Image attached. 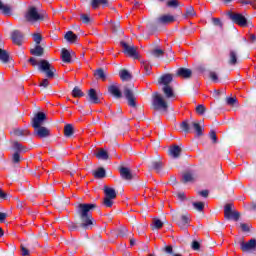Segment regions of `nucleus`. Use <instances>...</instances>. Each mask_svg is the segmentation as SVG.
<instances>
[{"mask_svg":"<svg viewBox=\"0 0 256 256\" xmlns=\"http://www.w3.org/2000/svg\"><path fill=\"white\" fill-rule=\"evenodd\" d=\"M240 247L244 252L251 251L256 247V240L251 239L249 242H241Z\"/></svg>","mask_w":256,"mask_h":256,"instance_id":"2eb2a0df","label":"nucleus"},{"mask_svg":"<svg viewBox=\"0 0 256 256\" xmlns=\"http://www.w3.org/2000/svg\"><path fill=\"white\" fill-rule=\"evenodd\" d=\"M120 45L123 49L124 55L127 57H132V59H139V53L137 52V47L129 45L126 42H120Z\"/></svg>","mask_w":256,"mask_h":256,"instance_id":"0eeeda50","label":"nucleus"},{"mask_svg":"<svg viewBox=\"0 0 256 256\" xmlns=\"http://www.w3.org/2000/svg\"><path fill=\"white\" fill-rule=\"evenodd\" d=\"M13 133H14V135H15L16 137H23V136L29 135V130L18 128V129H15V130L13 131Z\"/></svg>","mask_w":256,"mask_h":256,"instance_id":"cd10ccee","label":"nucleus"},{"mask_svg":"<svg viewBox=\"0 0 256 256\" xmlns=\"http://www.w3.org/2000/svg\"><path fill=\"white\" fill-rule=\"evenodd\" d=\"M0 61H2V63H8L9 61V53H7V51L1 48H0Z\"/></svg>","mask_w":256,"mask_h":256,"instance_id":"72a5a7b5","label":"nucleus"},{"mask_svg":"<svg viewBox=\"0 0 256 256\" xmlns=\"http://www.w3.org/2000/svg\"><path fill=\"white\" fill-rule=\"evenodd\" d=\"M240 227H241L242 231H244V232H249V229H251V225L246 224V223L240 224Z\"/></svg>","mask_w":256,"mask_h":256,"instance_id":"3c124183","label":"nucleus"},{"mask_svg":"<svg viewBox=\"0 0 256 256\" xmlns=\"http://www.w3.org/2000/svg\"><path fill=\"white\" fill-rule=\"evenodd\" d=\"M99 5H102L103 7H107L109 5L108 0H92V9H97Z\"/></svg>","mask_w":256,"mask_h":256,"instance_id":"5701e85b","label":"nucleus"},{"mask_svg":"<svg viewBox=\"0 0 256 256\" xmlns=\"http://www.w3.org/2000/svg\"><path fill=\"white\" fill-rule=\"evenodd\" d=\"M31 55H36V57H41L43 55V47H41L39 44L30 51Z\"/></svg>","mask_w":256,"mask_h":256,"instance_id":"c756f323","label":"nucleus"},{"mask_svg":"<svg viewBox=\"0 0 256 256\" xmlns=\"http://www.w3.org/2000/svg\"><path fill=\"white\" fill-rule=\"evenodd\" d=\"M94 177L96 179H103V177H105V169L99 168L98 170H96L94 172Z\"/></svg>","mask_w":256,"mask_h":256,"instance_id":"58836bf2","label":"nucleus"},{"mask_svg":"<svg viewBox=\"0 0 256 256\" xmlns=\"http://www.w3.org/2000/svg\"><path fill=\"white\" fill-rule=\"evenodd\" d=\"M7 219V213L0 212V223H3Z\"/></svg>","mask_w":256,"mask_h":256,"instance_id":"bf43d9fd","label":"nucleus"},{"mask_svg":"<svg viewBox=\"0 0 256 256\" xmlns=\"http://www.w3.org/2000/svg\"><path fill=\"white\" fill-rule=\"evenodd\" d=\"M205 111H206V108L203 104H199L197 107H196V113L198 115H205Z\"/></svg>","mask_w":256,"mask_h":256,"instance_id":"37998d69","label":"nucleus"},{"mask_svg":"<svg viewBox=\"0 0 256 256\" xmlns=\"http://www.w3.org/2000/svg\"><path fill=\"white\" fill-rule=\"evenodd\" d=\"M235 103H237V99L233 97L227 98V105H235Z\"/></svg>","mask_w":256,"mask_h":256,"instance_id":"4d7b16f0","label":"nucleus"},{"mask_svg":"<svg viewBox=\"0 0 256 256\" xmlns=\"http://www.w3.org/2000/svg\"><path fill=\"white\" fill-rule=\"evenodd\" d=\"M108 92L113 95V97H116V99H121V90L119 89V85L113 84L108 87Z\"/></svg>","mask_w":256,"mask_h":256,"instance_id":"dca6fc26","label":"nucleus"},{"mask_svg":"<svg viewBox=\"0 0 256 256\" xmlns=\"http://www.w3.org/2000/svg\"><path fill=\"white\" fill-rule=\"evenodd\" d=\"M248 5H251L253 9H256V0L248 1Z\"/></svg>","mask_w":256,"mask_h":256,"instance_id":"69168bd1","label":"nucleus"},{"mask_svg":"<svg viewBox=\"0 0 256 256\" xmlns=\"http://www.w3.org/2000/svg\"><path fill=\"white\" fill-rule=\"evenodd\" d=\"M186 15L187 17H194L195 15V10L193 9V7H190L186 10Z\"/></svg>","mask_w":256,"mask_h":256,"instance_id":"603ef678","label":"nucleus"},{"mask_svg":"<svg viewBox=\"0 0 256 256\" xmlns=\"http://www.w3.org/2000/svg\"><path fill=\"white\" fill-rule=\"evenodd\" d=\"M191 127L194 129L198 137L203 135V128L197 122H192L191 124H189L187 121H183L180 124V128L182 129V131H184V133H191Z\"/></svg>","mask_w":256,"mask_h":256,"instance_id":"423d86ee","label":"nucleus"},{"mask_svg":"<svg viewBox=\"0 0 256 256\" xmlns=\"http://www.w3.org/2000/svg\"><path fill=\"white\" fill-rule=\"evenodd\" d=\"M0 11H2L4 15H11V7H9V5L3 4V2L1 1H0Z\"/></svg>","mask_w":256,"mask_h":256,"instance_id":"473e14b6","label":"nucleus"},{"mask_svg":"<svg viewBox=\"0 0 256 256\" xmlns=\"http://www.w3.org/2000/svg\"><path fill=\"white\" fill-rule=\"evenodd\" d=\"M209 137L213 141V143L217 142V134L215 133V131H211Z\"/></svg>","mask_w":256,"mask_h":256,"instance_id":"864d4df0","label":"nucleus"},{"mask_svg":"<svg viewBox=\"0 0 256 256\" xmlns=\"http://www.w3.org/2000/svg\"><path fill=\"white\" fill-rule=\"evenodd\" d=\"M178 199H181V201H183V199H185V194L184 193H179L178 194Z\"/></svg>","mask_w":256,"mask_h":256,"instance_id":"774afa93","label":"nucleus"},{"mask_svg":"<svg viewBox=\"0 0 256 256\" xmlns=\"http://www.w3.org/2000/svg\"><path fill=\"white\" fill-rule=\"evenodd\" d=\"M64 135L65 137H71V135H73V125L67 124L64 127Z\"/></svg>","mask_w":256,"mask_h":256,"instance_id":"c9c22d12","label":"nucleus"},{"mask_svg":"<svg viewBox=\"0 0 256 256\" xmlns=\"http://www.w3.org/2000/svg\"><path fill=\"white\" fill-rule=\"evenodd\" d=\"M120 175L122 179H125L126 181H131V179H133V174H131V170L127 167H122L120 169Z\"/></svg>","mask_w":256,"mask_h":256,"instance_id":"a211bd4d","label":"nucleus"},{"mask_svg":"<svg viewBox=\"0 0 256 256\" xmlns=\"http://www.w3.org/2000/svg\"><path fill=\"white\" fill-rule=\"evenodd\" d=\"M183 183H191L194 181L193 174L191 172H186L182 176Z\"/></svg>","mask_w":256,"mask_h":256,"instance_id":"2f4dec72","label":"nucleus"},{"mask_svg":"<svg viewBox=\"0 0 256 256\" xmlns=\"http://www.w3.org/2000/svg\"><path fill=\"white\" fill-rule=\"evenodd\" d=\"M36 129L38 137H49V129H47L46 127L39 126Z\"/></svg>","mask_w":256,"mask_h":256,"instance_id":"4be33fe9","label":"nucleus"},{"mask_svg":"<svg viewBox=\"0 0 256 256\" xmlns=\"http://www.w3.org/2000/svg\"><path fill=\"white\" fill-rule=\"evenodd\" d=\"M165 251H166V253H173V247L172 246H166Z\"/></svg>","mask_w":256,"mask_h":256,"instance_id":"0e129e2a","label":"nucleus"},{"mask_svg":"<svg viewBox=\"0 0 256 256\" xmlns=\"http://www.w3.org/2000/svg\"><path fill=\"white\" fill-rule=\"evenodd\" d=\"M169 155H170V157L177 159V157H179V155H181V147H179L177 145L170 147Z\"/></svg>","mask_w":256,"mask_h":256,"instance_id":"aec40b11","label":"nucleus"},{"mask_svg":"<svg viewBox=\"0 0 256 256\" xmlns=\"http://www.w3.org/2000/svg\"><path fill=\"white\" fill-rule=\"evenodd\" d=\"M192 74L193 72L191 71V69L188 68H179L177 70L178 77H182V79H189Z\"/></svg>","mask_w":256,"mask_h":256,"instance_id":"f3484780","label":"nucleus"},{"mask_svg":"<svg viewBox=\"0 0 256 256\" xmlns=\"http://www.w3.org/2000/svg\"><path fill=\"white\" fill-rule=\"evenodd\" d=\"M199 195H201L202 197H208L209 196V191L208 190H203V191L199 192Z\"/></svg>","mask_w":256,"mask_h":256,"instance_id":"680f3d73","label":"nucleus"},{"mask_svg":"<svg viewBox=\"0 0 256 256\" xmlns=\"http://www.w3.org/2000/svg\"><path fill=\"white\" fill-rule=\"evenodd\" d=\"M175 21V16L173 15H162L157 19L159 25H167L168 23H173Z\"/></svg>","mask_w":256,"mask_h":256,"instance_id":"4468645a","label":"nucleus"},{"mask_svg":"<svg viewBox=\"0 0 256 256\" xmlns=\"http://www.w3.org/2000/svg\"><path fill=\"white\" fill-rule=\"evenodd\" d=\"M45 119H46L45 113L39 112L32 120V127H34V129H37V127H41Z\"/></svg>","mask_w":256,"mask_h":256,"instance_id":"f8f14e48","label":"nucleus"},{"mask_svg":"<svg viewBox=\"0 0 256 256\" xmlns=\"http://www.w3.org/2000/svg\"><path fill=\"white\" fill-rule=\"evenodd\" d=\"M229 57H230V60H229L230 65H236L237 64V52L231 50Z\"/></svg>","mask_w":256,"mask_h":256,"instance_id":"f704fd0d","label":"nucleus"},{"mask_svg":"<svg viewBox=\"0 0 256 256\" xmlns=\"http://www.w3.org/2000/svg\"><path fill=\"white\" fill-rule=\"evenodd\" d=\"M95 207H97L95 204H79L77 206V213L81 219L80 227L83 229H91L95 221L91 211H93Z\"/></svg>","mask_w":256,"mask_h":256,"instance_id":"f257e3e1","label":"nucleus"},{"mask_svg":"<svg viewBox=\"0 0 256 256\" xmlns=\"http://www.w3.org/2000/svg\"><path fill=\"white\" fill-rule=\"evenodd\" d=\"M96 79H101L102 81H105V79H107V77L105 76V72L103 71V69H98L95 71L94 73Z\"/></svg>","mask_w":256,"mask_h":256,"instance_id":"e433bc0d","label":"nucleus"},{"mask_svg":"<svg viewBox=\"0 0 256 256\" xmlns=\"http://www.w3.org/2000/svg\"><path fill=\"white\" fill-rule=\"evenodd\" d=\"M142 69H144L146 75H149L151 73V63H149L148 61H143L142 65H141Z\"/></svg>","mask_w":256,"mask_h":256,"instance_id":"4c0bfd02","label":"nucleus"},{"mask_svg":"<svg viewBox=\"0 0 256 256\" xmlns=\"http://www.w3.org/2000/svg\"><path fill=\"white\" fill-rule=\"evenodd\" d=\"M21 253H22V256H27L29 255V250L25 248V246L21 245Z\"/></svg>","mask_w":256,"mask_h":256,"instance_id":"13d9d810","label":"nucleus"},{"mask_svg":"<svg viewBox=\"0 0 256 256\" xmlns=\"http://www.w3.org/2000/svg\"><path fill=\"white\" fill-rule=\"evenodd\" d=\"M40 87H49V79L45 78L40 82Z\"/></svg>","mask_w":256,"mask_h":256,"instance_id":"5fc2aeb1","label":"nucleus"},{"mask_svg":"<svg viewBox=\"0 0 256 256\" xmlns=\"http://www.w3.org/2000/svg\"><path fill=\"white\" fill-rule=\"evenodd\" d=\"M11 37L14 45H23V33L21 31H13Z\"/></svg>","mask_w":256,"mask_h":256,"instance_id":"ddd939ff","label":"nucleus"},{"mask_svg":"<svg viewBox=\"0 0 256 256\" xmlns=\"http://www.w3.org/2000/svg\"><path fill=\"white\" fill-rule=\"evenodd\" d=\"M5 197H7V194L0 189V199H5Z\"/></svg>","mask_w":256,"mask_h":256,"instance_id":"338daca9","label":"nucleus"},{"mask_svg":"<svg viewBox=\"0 0 256 256\" xmlns=\"http://www.w3.org/2000/svg\"><path fill=\"white\" fill-rule=\"evenodd\" d=\"M153 225L156 229H161V227H163V222L159 219H154Z\"/></svg>","mask_w":256,"mask_h":256,"instance_id":"de8ad7c7","label":"nucleus"},{"mask_svg":"<svg viewBox=\"0 0 256 256\" xmlns=\"http://www.w3.org/2000/svg\"><path fill=\"white\" fill-rule=\"evenodd\" d=\"M162 91L165 94V96L167 97V99H171V97H174L173 87H171L170 85L164 86L162 88Z\"/></svg>","mask_w":256,"mask_h":256,"instance_id":"b1692460","label":"nucleus"},{"mask_svg":"<svg viewBox=\"0 0 256 256\" xmlns=\"http://www.w3.org/2000/svg\"><path fill=\"white\" fill-rule=\"evenodd\" d=\"M151 55H153V57H163V55H165V51L159 47H156L151 51Z\"/></svg>","mask_w":256,"mask_h":256,"instance_id":"7c9ffc66","label":"nucleus"},{"mask_svg":"<svg viewBox=\"0 0 256 256\" xmlns=\"http://www.w3.org/2000/svg\"><path fill=\"white\" fill-rule=\"evenodd\" d=\"M248 41H249V43H255V41H256L255 34H250L249 38H248Z\"/></svg>","mask_w":256,"mask_h":256,"instance_id":"052dcab7","label":"nucleus"},{"mask_svg":"<svg viewBox=\"0 0 256 256\" xmlns=\"http://www.w3.org/2000/svg\"><path fill=\"white\" fill-rule=\"evenodd\" d=\"M228 16L230 17L231 21H233V23H236V25H239L240 27H245L247 25V18H245V16L242 14L229 12Z\"/></svg>","mask_w":256,"mask_h":256,"instance_id":"1a4fd4ad","label":"nucleus"},{"mask_svg":"<svg viewBox=\"0 0 256 256\" xmlns=\"http://www.w3.org/2000/svg\"><path fill=\"white\" fill-rule=\"evenodd\" d=\"M96 157L97 159H102L104 161H107V159H109V154L107 153V151H105L104 149H100L97 153H96Z\"/></svg>","mask_w":256,"mask_h":256,"instance_id":"bb28decb","label":"nucleus"},{"mask_svg":"<svg viewBox=\"0 0 256 256\" xmlns=\"http://www.w3.org/2000/svg\"><path fill=\"white\" fill-rule=\"evenodd\" d=\"M104 201L103 205L106 207H113V200L117 198V192L115 189L105 186L104 187Z\"/></svg>","mask_w":256,"mask_h":256,"instance_id":"39448f33","label":"nucleus"},{"mask_svg":"<svg viewBox=\"0 0 256 256\" xmlns=\"http://www.w3.org/2000/svg\"><path fill=\"white\" fill-rule=\"evenodd\" d=\"M61 58L64 63H71V53L67 49H62Z\"/></svg>","mask_w":256,"mask_h":256,"instance_id":"393cba45","label":"nucleus"},{"mask_svg":"<svg viewBox=\"0 0 256 256\" xmlns=\"http://www.w3.org/2000/svg\"><path fill=\"white\" fill-rule=\"evenodd\" d=\"M192 249H193V251H199V249H201V244L197 241H193L192 242Z\"/></svg>","mask_w":256,"mask_h":256,"instance_id":"8fccbe9b","label":"nucleus"},{"mask_svg":"<svg viewBox=\"0 0 256 256\" xmlns=\"http://www.w3.org/2000/svg\"><path fill=\"white\" fill-rule=\"evenodd\" d=\"M65 39L69 41V43H75L77 41V34L68 31L65 35Z\"/></svg>","mask_w":256,"mask_h":256,"instance_id":"c85d7f7f","label":"nucleus"},{"mask_svg":"<svg viewBox=\"0 0 256 256\" xmlns=\"http://www.w3.org/2000/svg\"><path fill=\"white\" fill-rule=\"evenodd\" d=\"M152 107L154 111H162L163 113H167L169 109L167 100H165V97L158 92H154L152 95Z\"/></svg>","mask_w":256,"mask_h":256,"instance_id":"7ed1b4c3","label":"nucleus"},{"mask_svg":"<svg viewBox=\"0 0 256 256\" xmlns=\"http://www.w3.org/2000/svg\"><path fill=\"white\" fill-rule=\"evenodd\" d=\"M42 37H41V34L39 33H35L33 34V41L36 42L37 45H39L42 41Z\"/></svg>","mask_w":256,"mask_h":256,"instance_id":"49530a36","label":"nucleus"},{"mask_svg":"<svg viewBox=\"0 0 256 256\" xmlns=\"http://www.w3.org/2000/svg\"><path fill=\"white\" fill-rule=\"evenodd\" d=\"M171 81H173V75L171 74H165L163 75L160 80H159V84L160 85H164L165 86H169V84L171 83Z\"/></svg>","mask_w":256,"mask_h":256,"instance_id":"412c9836","label":"nucleus"},{"mask_svg":"<svg viewBox=\"0 0 256 256\" xmlns=\"http://www.w3.org/2000/svg\"><path fill=\"white\" fill-rule=\"evenodd\" d=\"M80 19H81L82 23H84L85 25L91 24V18L87 14H81Z\"/></svg>","mask_w":256,"mask_h":256,"instance_id":"79ce46f5","label":"nucleus"},{"mask_svg":"<svg viewBox=\"0 0 256 256\" xmlns=\"http://www.w3.org/2000/svg\"><path fill=\"white\" fill-rule=\"evenodd\" d=\"M214 25H220L221 26V20H219V18H213L212 19Z\"/></svg>","mask_w":256,"mask_h":256,"instance_id":"e2e57ef3","label":"nucleus"},{"mask_svg":"<svg viewBox=\"0 0 256 256\" xmlns=\"http://www.w3.org/2000/svg\"><path fill=\"white\" fill-rule=\"evenodd\" d=\"M124 95L128 101L129 107H137L135 94H133V91L131 89L124 88Z\"/></svg>","mask_w":256,"mask_h":256,"instance_id":"9b49d317","label":"nucleus"},{"mask_svg":"<svg viewBox=\"0 0 256 256\" xmlns=\"http://www.w3.org/2000/svg\"><path fill=\"white\" fill-rule=\"evenodd\" d=\"M179 225H180V227H185V226L189 225V217L182 216Z\"/></svg>","mask_w":256,"mask_h":256,"instance_id":"a18cd8bd","label":"nucleus"},{"mask_svg":"<svg viewBox=\"0 0 256 256\" xmlns=\"http://www.w3.org/2000/svg\"><path fill=\"white\" fill-rule=\"evenodd\" d=\"M119 75H120V79L122 80V81H131V73H129V71H127V70H121L120 71V73H119Z\"/></svg>","mask_w":256,"mask_h":256,"instance_id":"a878e982","label":"nucleus"},{"mask_svg":"<svg viewBox=\"0 0 256 256\" xmlns=\"http://www.w3.org/2000/svg\"><path fill=\"white\" fill-rule=\"evenodd\" d=\"M88 97H89L90 103H94L95 105L99 103V96L97 95V91H95V89L91 88L89 90Z\"/></svg>","mask_w":256,"mask_h":256,"instance_id":"6ab92c4d","label":"nucleus"},{"mask_svg":"<svg viewBox=\"0 0 256 256\" xmlns=\"http://www.w3.org/2000/svg\"><path fill=\"white\" fill-rule=\"evenodd\" d=\"M29 63L33 66L36 67L38 65L39 70L43 71L46 73V77L48 79H53L55 77V69L51 66L49 61L47 60H41L39 63L37 62V59L35 58H30Z\"/></svg>","mask_w":256,"mask_h":256,"instance_id":"f03ea898","label":"nucleus"},{"mask_svg":"<svg viewBox=\"0 0 256 256\" xmlns=\"http://www.w3.org/2000/svg\"><path fill=\"white\" fill-rule=\"evenodd\" d=\"M152 167L156 173H160L161 169H163V162H153Z\"/></svg>","mask_w":256,"mask_h":256,"instance_id":"ea45409f","label":"nucleus"},{"mask_svg":"<svg viewBox=\"0 0 256 256\" xmlns=\"http://www.w3.org/2000/svg\"><path fill=\"white\" fill-rule=\"evenodd\" d=\"M84 93H83V91H81L80 90V88L79 87H75L73 90H72V96L73 97H84Z\"/></svg>","mask_w":256,"mask_h":256,"instance_id":"a19ab883","label":"nucleus"},{"mask_svg":"<svg viewBox=\"0 0 256 256\" xmlns=\"http://www.w3.org/2000/svg\"><path fill=\"white\" fill-rule=\"evenodd\" d=\"M168 7H179V1L177 0H170L167 2Z\"/></svg>","mask_w":256,"mask_h":256,"instance_id":"09e8293b","label":"nucleus"},{"mask_svg":"<svg viewBox=\"0 0 256 256\" xmlns=\"http://www.w3.org/2000/svg\"><path fill=\"white\" fill-rule=\"evenodd\" d=\"M25 19L28 21V23H37V21H43V19H47V12H39L37 8L30 7L25 13Z\"/></svg>","mask_w":256,"mask_h":256,"instance_id":"20e7f679","label":"nucleus"},{"mask_svg":"<svg viewBox=\"0 0 256 256\" xmlns=\"http://www.w3.org/2000/svg\"><path fill=\"white\" fill-rule=\"evenodd\" d=\"M210 79H212V81H215V82L219 81V77L215 72H210Z\"/></svg>","mask_w":256,"mask_h":256,"instance_id":"6e6d98bb","label":"nucleus"},{"mask_svg":"<svg viewBox=\"0 0 256 256\" xmlns=\"http://www.w3.org/2000/svg\"><path fill=\"white\" fill-rule=\"evenodd\" d=\"M193 207L196 208L197 211H203L205 204L203 202H194Z\"/></svg>","mask_w":256,"mask_h":256,"instance_id":"c03bdc74","label":"nucleus"},{"mask_svg":"<svg viewBox=\"0 0 256 256\" xmlns=\"http://www.w3.org/2000/svg\"><path fill=\"white\" fill-rule=\"evenodd\" d=\"M233 204H226L224 207V217L226 219H233L239 221L240 214L237 211H233Z\"/></svg>","mask_w":256,"mask_h":256,"instance_id":"9d476101","label":"nucleus"},{"mask_svg":"<svg viewBox=\"0 0 256 256\" xmlns=\"http://www.w3.org/2000/svg\"><path fill=\"white\" fill-rule=\"evenodd\" d=\"M12 147L16 151L12 156V161L13 163H19V161H21V156L19 153H26L27 147L23 146L18 141H14Z\"/></svg>","mask_w":256,"mask_h":256,"instance_id":"6e6552de","label":"nucleus"}]
</instances>
